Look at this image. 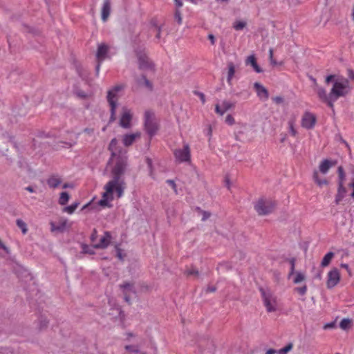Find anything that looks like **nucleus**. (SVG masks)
Listing matches in <instances>:
<instances>
[{
    "mask_svg": "<svg viewBox=\"0 0 354 354\" xmlns=\"http://www.w3.org/2000/svg\"><path fill=\"white\" fill-rule=\"evenodd\" d=\"M295 290L300 295H304L306 293V292H307V286L306 285H304L302 287H297Z\"/></svg>",
    "mask_w": 354,
    "mask_h": 354,
    "instance_id": "a19ab883",
    "label": "nucleus"
},
{
    "mask_svg": "<svg viewBox=\"0 0 354 354\" xmlns=\"http://www.w3.org/2000/svg\"><path fill=\"white\" fill-rule=\"evenodd\" d=\"M337 176H338V182L337 185H344L346 181V173L342 166H339L337 167Z\"/></svg>",
    "mask_w": 354,
    "mask_h": 354,
    "instance_id": "a878e982",
    "label": "nucleus"
},
{
    "mask_svg": "<svg viewBox=\"0 0 354 354\" xmlns=\"http://www.w3.org/2000/svg\"><path fill=\"white\" fill-rule=\"evenodd\" d=\"M111 235L110 232H105L104 235L100 239L98 243H94L95 248H106L110 243Z\"/></svg>",
    "mask_w": 354,
    "mask_h": 354,
    "instance_id": "aec40b11",
    "label": "nucleus"
},
{
    "mask_svg": "<svg viewBox=\"0 0 354 354\" xmlns=\"http://www.w3.org/2000/svg\"><path fill=\"white\" fill-rule=\"evenodd\" d=\"M337 164L336 160L328 159L323 160L319 165V171L323 174H326L330 169Z\"/></svg>",
    "mask_w": 354,
    "mask_h": 354,
    "instance_id": "6ab92c4d",
    "label": "nucleus"
},
{
    "mask_svg": "<svg viewBox=\"0 0 354 354\" xmlns=\"http://www.w3.org/2000/svg\"><path fill=\"white\" fill-rule=\"evenodd\" d=\"M69 198H70V196L67 192H62L59 196V203L61 205H64L68 202Z\"/></svg>",
    "mask_w": 354,
    "mask_h": 354,
    "instance_id": "2f4dec72",
    "label": "nucleus"
},
{
    "mask_svg": "<svg viewBox=\"0 0 354 354\" xmlns=\"http://www.w3.org/2000/svg\"><path fill=\"white\" fill-rule=\"evenodd\" d=\"M333 82V86L330 89V98L335 102L339 97H345L351 91L349 80L343 77H336L334 75H328L326 77L325 82L326 84Z\"/></svg>",
    "mask_w": 354,
    "mask_h": 354,
    "instance_id": "f03ea898",
    "label": "nucleus"
},
{
    "mask_svg": "<svg viewBox=\"0 0 354 354\" xmlns=\"http://www.w3.org/2000/svg\"><path fill=\"white\" fill-rule=\"evenodd\" d=\"M46 183L50 188L55 189L62 183V178L57 174H53L48 178Z\"/></svg>",
    "mask_w": 354,
    "mask_h": 354,
    "instance_id": "412c9836",
    "label": "nucleus"
},
{
    "mask_svg": "<svg viewBox=\"0 0 354 354\" xmlns=\"http://www.w3.org/2000/svg\"><path fill=\"white\" fill-rule=\"evenodd\" d=\"M351 324V321L348 319H343L339 324V326L342 329H346Z\"/></svg>",
    "mask_w": 354,
    "mask_h": 354,
    "instance_id": "58836bf2",
    "label": "nucleus"
},
{
    "mask_svg": "<svg viewBox=\"0 0 354 354\" xmlns=\"http://www.w3.org/2000/svg\"><path fill=\"white\" fill-rule=\"evenodd\" d=\"M82 249L84 253L93 254V249L87 245H82Z\"/></svg>",
    "mask_w": 354,
    "mask_h": 354,
    "instance_id": "c03bdc74",
    "label": "nucleus"
},
{
    "mask_svg": "<svg viewBox=\"0 0 354 354\" xmlns=\"http://www.w3.org/2000/svg\"><path fill=\"white\" fill-rule=\"evenodd\" d=\"M349 187L353 189L351 196L354 198V178L352 179L351 183L349 184Z\"/></svg>",
    "mask_w": 354,
    "mask_h": 354,
    "instance_id": "864d4df0",
    "label": "nucleus"
},
{
    "mask_svg": "<svg viewBox=\"0 0 354 354\" xmlns=\"http://www.w3.org/2000/svg\"><path fill=\"white\" fill-rule=\"evenodd\" d=\"M296 120L297 117L295 115H292L288 121V129L290 131V133L293 137H296V136L297 135V131L295 128Z\"/></svg>",
    "mask_w": 354,
    "mask_h": 354,
    "instance_id": "b1692460",
    "label": "nucleus"
},
{
    "mask_svg": "<svg viewBox=\"0 0 354 354\" xmlns=\"http://www.w3.org/2000/svg\"><path fill=\"white\" fill-rule=\"evenodd\" d=\"M327 287L332 288L335 287L340 281V273L337 268H333L328 273Z\"/></svg>",
    "mask_w": 354,
    "mask_h": 354,
    "instance_id": "f8f14e48",
    "label": "nucleus"
},
{
    "mask_svg": "<svg viewBox=\"0 0 354 354\" xmlns=\"http://www.w3.org/2000/svg\"><path fill=\"white\" fill-rule=\"evenodd\" d=\"M97 231L96 230H94L91 236V241L94 245V243H96V239H97Z\"/></svg>",
    "mask_w": 354,
    "mask_h": 354,
    "instance_id": "09e8293b",
    "label": "nucleus"
},
{
    "mask_svg": "<svg viewBox=\"0 0 354 354\" xmlns=\"http://www.w3.org/2000/svg\"><path fill=\"white\" fill-rule=\"evenodd\" d=\"M290 263H291V272H290V274H292L294 272V270H295V259H294L290 260Z\"/></svg>",
    "mask_w": 354,
    "mask_h": 354,
    "instance_id": "680f3d73",
    "label": "nucleus"
},
{
    "mask_svg": "<svg viewBox=\"0 0 354 354\" xmlns=\"http://www.w3.org/2000/svg\"><path fill=\"white\" fill-rule=\"evenodd\" d=\"M176 159L180 162H188L190 160V148L188 144L185 143L183 145L182 149H177L174 152Z\"/></svg>",
    "mask_w": 354,
    "mask_h": 354,
    "instance_id": "0eeeda50",
    "label": "nucleus"
},
{
    "mask_svg": "<svg viewBox=\"0 0 354 354\" xmlns=\"http://www.w3.org/2000/svg\"><path fill=\"white\" fill-rule=\"evenodd\" d=\"M202 214H203V218H202L203 221H205L210 216V213H209L207 212L203 211Z\"/></svg>",
    "mask_w": 354,
    "mask_h": 354,
    "instance_id": "6e6d98bb",
    "label": "nucleus"
},
{
    "mask_svg": "<svg viewBox=\"0 0 354 354\" xmlns=\"http://www.w3.org/2000/svg\"><path fill=\"white\" fill-rule=\"evenodd\" d=\"M292 348V344L291 343L287 344L285 347L277 351V354H287Z\"/></svg>",
    "mask_w": 354,
    "mask_h": 354,
    "instance_id": "c9c22d12",
    "label": "nucleus"
},
{
    "mask_svg": "<svg viewBox=\"0 0 354 354\" xmlns=\"http://www.w3.org/2000/svg\"><path fill=\"white\" fill-rule=\"evenodd\" d=\"M194 93L196 95L199 97V98H200V100H201V101L203 104H204L205 103V102H206L205 96V95L203 93H201L200 91H194Z\"/></svg>",
    "mask_w": 354,
    "mask_h": 354,
    "instance_id": "37998d69",
    "label": "nucleus"
},
{
    "mask_svg": "<svg viewBox=\"0 0 354 354\" xmlns=\"http://www.w3.org/2000/svg\"><path fill=\"white\" fill-rule=\"evenodd\" d=\"M317 121L315 115L309 111H306L301 118V126L306 129H313Z\"/></svg>",
    "mask_w": 354,
    "mask_h": 354,
    "instance_id": "9d476101",
    "label": "nucleus"
},
{
    "mask_svg": "<svg viewBox=\"0 0 354 354\" xmlns=\"http://www.w3.org/2000/svg\"><path fill=\"white\" fill-rule=\"evenodd\" d=\"M156 31L157 32L156 37L158 39H160V27H156Z\"/></svg>",
    "mask_w": 354,
    "mask_h": 354,
    "instance_id": "0e129e2a",
    "label": "nucleus"
},
{
    "mask_svg": "<svg viewBox=\"0 0 354 354\" xmlns=\"http://www.w3.org/2000/svg\"><path fill=\"white\" fill-rule=\"evenodd\" d=\"M184 274L187 277H190V276L198 277L199 274V272L195 266H187L185 268Z\"/></svg>",
    "mask_w": 354,
    "mask_h": 354,
    "instance_id": "cd10ccee",
    "label": "nucleus"
},
{
    "mask_svg": "<svg viewBox=\"0 0 354 354\" xmlns=\"http://www.w3.org/2000/svg\"><path fill=\"white\" fill-rule=\"evenodd\" d=\"M334 255H335L334 253L332 252H329L326 254H325V256L324 257V258L322 261L321 266L322 267L328 266L330 264L333 258L334 257Z\"/></svg>",
    "mask_w": 354,
    "mask_h": 354,
    "instance_id": "c756f323",
    "label": "nucleus"
},
{
    "mask_svg": "<svg viewBox=\"0 0 354 354\" xmlns=\"http://www.w3.org/2000/svg\"><path fill=\"white\" fill-rule=\"evenodd\" d=\"M337 185V192L335 199L336 204H339L343 200L346 192V189L344 185L342 184Z\"/></svg>",
    "mask_w": 354,
    "mask_h": 354,
    "instance_id": "5701e85b",
    "label": "nucleus"
},
{
    "mask_svg": "<svg viewBox=\"0 0 354 354\" xmlns=\"http://www.w3.org/2000/svg\"><path fill=\"white\" fill-rule=\"evenodd\" d=\"M17 225L21 230L24 234H26L28 229H27V225L25 222H24L21 219H17Z\"/></svg>",
    "mask_w": 354,
    "mask_h": 354,
    "instance_id": "f704fd0d",
    "label": "nucleus"
},
{
    "mask_svg": "<svg viewBox=\"0 0 354 354\" xmlns=\"http://www.w3.org/2000/svg\"><path fill=\"white\" fill-rule=\"evenodd\" d=\"M140 137L141 133L139 131L133 133L124 134L122 138V143L125 147H129L136 141V139H138Z\"/></svg>",
    "mask_w": 354,
    "mask_h": 354,
    "instance_id": "dca6fc26",
    "label": "nucleus"
},
{
    "mask_svg": "<svg viewBox=\"0 0 354 354\" xmlns=\"http://www.w3.org/2000/svg\"><path fill=\"white\" fill-rule=\"evenodd\" d=\"M113 196L109 194H106V190L102 194V198L98 201V205L102 207H105L108 205L109 201H112Z\"/></svg>",
    "mask_w": 354,
    "mask_h": 354,
    "instance_id": "c85d7f7f",
    "label": "nucleus"
},
{
    "mask_svg": "<svg viewBox=\"0 0 354 354\" xmlns=\"http://www.w3.org/2000/svg\"><path fill=\"white\" fill-rule=\"evenodd\" d=\"M133 118V113L131 109L123 107L122 114L120 118V126L124 129H129L131 127V120Z\"/></svg>",
    "mask_w": 354,
    "mask_h": 354,
    "instance_id": "1a4fd4ad",
    "label": "nucleus"
},
{
    "mask_svg": "<svg viewBox=\"0 0 354 354\" xmlns=\"http://www.w3.org/2000/svg\"><path fill=\"white\" fill-rule=\"evenodd\" d=\"M111 12V3L109 0H105L101 10V17L103 21H106Z\"/></svg>",
    "mask_w": 354,
    "mask_h": 354,
    "instance_id": "4be33fe9",
    "label": "nucleus"
},
{
    "mask_svg": "<svg viewBox=\"0 0 354 354\" xmlns=\"http://www.w3.org/2000/svg\"><path fill=\"white\" fill-rule=\"evenodd\" d=\"M304 279H305L304 274L301 273V272H297L296 274V276H295V279H294V283H299L303 281Z\"/></svg>",
    "mask_w": 354,
    "mask_h": 354,
    "instance_id": "4c0bfd02",
    "label": "nucleus"
},
{
    "mask_svg": "<svg viewBox=\"0 0 354 354\" xmlns=\"http://www.w3.org/2000/svg\"><path fill=\"white\" fill-rule=\"evenodd\" d=\"M78 203H73L69 206H67L66 207L64 208L63 211L64 212H66L69 214H72L75 210L78 207Z\"/></svg>",
    "mask_w": 354,
    "mask_h": 354,
    "instance_id": "473e14b6",
    "label": "nucleus"
},
{
    "mask_svg": "<svg viewBox=\"0 0 354 354\" xmlns=\"http://www.w3.org/2000/svg\"><path fill=\"white\" fill-rule=\"evenodd\" d=\"M127 339L129 340L131 337H135V335L132 333H126Z\"/></svg>",
    "mask_w": 354,
    "mask_h": 354,
    "instance_id": "69168bd1",
    "label": "nucleus"
},
{
    "mask_svg": "<svg viewBox=\"0 0 354 354\" xmlns=\"http://www.w3.org/2000/svg\"><path fill=\"white\" fill-rule=\"evenodd\" d=\"M246 26V22L244 21H236L233 24V28L236 30H241Z\"/></svg>",
    "mask_w": 354,
    "mask_h": 354,
    "instance_id": "72a5a7b5",
    "label": "nucleus"
},
{
    "mask_svg": "<svg viewBox=\"0 0 354 354\" xmlns=\"http://www.w3.org/2000/svg\"><path fill=\"white\" fill-rule=\"evenodd\" d=\"M124 348L129 354H146V353L140 351L138 346L134 345H127L124 346Z\"/></svg>",
    "mask_w": 354,
    "mask_h": 354,
    "instance_id": "7c9ffc66",
    "label": "nucleus"
},
{
    "mask_svg": "<svg viewBox=\"0 0 354 354\" xmlns=\"http://www.w3.org/2000/svg\"><path fill=\"white\" fill-rule=\"evenodd\" d=\"M313 178L315 183L319 187L328 184V181L326 178H321L319 176V171L317 170H315L313 171Z\"/></svg>",
    "mask_w": 354,
    "mask_h": 354,
    "instance_id": "393cba45",
    "label": "nucleus"
},
{
    "mask_svg": "<svg viewBox=\"0 0 354 354\" xmlns=\"http://www.w3.org/2000/svg\"><path fill=\"white\" fill-rule=\"evenodd\" d=\"M109 150L111 153L109 160V164L112 165L111 172L113 174V180L109 181L104 186L106 194L113 196L115 190L117 197L122 196L125 189V183L123 180L120 179L121 176L124 174L127 164V151L118 145L116 138H113L109 145Z\"/></svg>",
    "mask_w": 354,
    "mask_h": 354,
    "instance_id": "f257e3e1",
    "label": "nucleus"
},
{
    "mask_svg": "<svg viewBox=\"0 0 354 354\" xmlns=\"http://www.w3.org/2000/svg\"><path fill=\"white\" fill-rule=\"evenodd\" d=\"M317 93L319 98L324 102H326L330 108L333 107V100L330 98V92L327 95L326 90L324 88H318Z\"/></svg>",
    "mask_w": 354,
    "mask_h": 354,
    "instance_id": "2eb2a0df",
    "label": "nucleus"
},
{
    "mask_svg": "<svg viewBox=\"0 0 354 354\" xmlns=\"http://www.w3.org/2000/svg\"><path fill=\"white\" fill-rule=\"evenodd\" d=\"M145 127L150 137L154 136L158 130L155 115L151 111H146L145 113Z\"/></svg>",
    "mask_w": 354,
    "mask_h": 354,
    "instance_id": "423d86ee",
    "label": "nucleus"
},
{
    "mask_svg": "<svg viewBox=\"0 0 354 354\" xmlns=\"http://www.w3.org/2000/svg\"><path fill=\"white\" fill-rule=\"evenodd\" d=\"M137 55L140 69L151 72L154 71L153 64L150 62L145 53H138Z\"/></svg>",
    "mask_w": 354,
    "mask_h": 354,
    "instance_id": "9b49d317",
    "label": "nucleus"
},
{
    "mask_svg": "<svg viewBox=\"0 0 354 354\" xmlns=\"http://www.w3.org/2000/svg\"><path fill=\"white\" fill-rule=\"evenodd\" d=\"M225 185L227 187V189H230L231 183H230V178L227 176L225 177Z\"/></svg>",
    "mask_w": 354,
    "mask_h": 354,
    "instance_id": "052dcab7",
    "label": "nucleus"
},
{
    "mask_svg": "<svg viewBox=\"0 0 354 354\" xmlns=\"http://www.w3.org/2000/svg\"><path fill=\"white\" fill-rule=\"evenodd\" d=\"M254 88L257 92V96L263 101H266L269 97L268 90L259 82L254 84Z\"/></svg>",
    "mask_w": 354,
    "mask_h": 354,
    "instance_id": "f3484780",
    "label": "nucleus"
},
{
    "mask_svg": "<svg viewBox=\"0 0 354 354\" xmlns=\"http://www.w3.org/2000/svg\"><path fill=\"white\" fill-rule=\"evenodd\" d=\"M174 18L175 20L177 21V23L180 25L183 22V17L182 14L180 11V10L176 9L174 14Z\"/></svg>",
    "mask_w": 354,
    "mask_h": 354,
    "instance_id": "e433bc0d",
    "label": "nucleus"
},
{
    "mask_svg": "<svg viewBox=\"0 0 354 354\" xmlns=\"http://www.w3.org/2000/svg\"><path fill=\"white\" fill-rule=\"evenodd\" d=\"M109 50V46L104 43L98 44L97 50L96 53V57L97 59V65L96 66V73L98 75L101 63L106 58V54Z\"/></svg>",
    "mask_w": 354,
    "mask_h": 354,
    "instance_id": "6e6552de",
    "label": "nucleus"
},
{
    "mask_svg": "<svg viewBox=\"0 0 354 354\" xmlns=\"http://www.w3.org/2000/svg\"><path fill=\"white\" fill-rule=\"evenodd\" d=\"M120 288L124 295L125 301L129 303L131 295L136 293L133 283L131 282H124L123 284L120 285Z\"/></svg>",
    "mask_w": 354,
    "mask_h": 354,
    "instance_id": "4468645a",
    "label": "nucleus"
},
{
    "mask_svg": "<svg viewBox=\"0 0 354 354\" xmlns=\"http://www.w3.org/2000/svg\"><path fill=\"white\" fill-rule=\"evenodd\" d=\"M26 190H27L29 192L33 193L35 192V189L31 186H28L25 188Z\"/></svg>",
    "mask_w": 354,
    "mask_h": 354,
    "instance_id": "774afa93",
    "label": "nucleus"
},
{
    "mask_svg": "<svg viewBox=\"0 0 354 354\" xmlns=\"http://www.w3.org/2000/svg\"><path fill=\"white\" fill-rule=\"evenodd\" d=\"M263 305L268 313H274L278 310L277 296L270 289H259Z\"/></svg>",
    "mask_w": 354,
    "mask_h": 354,
    "instance_id": "7ed1b4c3",
    "label": "nucleus"
},
{
    "mask_svg": "<svg viewBox=\"0 0 354 354\" xmlns=\"http://www.w3.org/2000/svg\"><path fill=\"white\" fill-rule=\"evenodd\" d=\"M47 322L46 320L41 321V325H40V329H42L43 328L46 327L47 325Z\"/></svg>",
    "mask_w": 354,
    "mask_h": 354,
    "instance_id": "338daca9",
    "label": "nucleus"
},
{
    "mask_svg": "<svg viewBox=\"0 0 354 354\" xmlns=\"http://www.w3.org/2000/svg\"><path fill=\"white\" fill-rule=\"evenodd\" d=\"M234 106V103L230 101L224 100L221 105L216 104L215 112L220 115H223L226 111Z\"/></svg>",
    "mask_w": 354,
    "mask_h": 354,
    "instance_id": "a211bd4d",
    "label": "nucleus"
},
{
    "mask_svg": "<svg viewBox=\"0 0 354 354\" xmlns=\"http://www.w3.org/2000/svg\"><path fill=\"white\" fill-rule=\"evenodd\" d=\"M174 1L177 8L176 9L179 10L183 6L182 0H174Z\"/></svg>",
    "mask_w": 354,
    "mask_h": 354,
    "instance_id": "5fc2aeb1",
    "label": "nucleus"
},
{
    "mask_svg": "<svg viewBox=\"0 0 354 354\" xmlns=\"http://www.w3.org/2000/svg\"><path fill=\"white\" fill-rule=\"evenodd\" d=\"M124 86L123 84H118L115 86L113 88L109 90L107 93V101L110 106L111 111V116H110V122H113L115 120V113L117 108V102L119 98V92H120Z\"/></svg>",
    "mask_w": 354,
    "mask_h": 354,
    "instance_id": "20e7f679",
    "label": "nucleus"
},
{
    "mask_svg": "<svg viewBox=\"0 0 354 354\" xmlns=\"http://www.w3.org/2000/svg\"><path fill=\"white\" fill-rule=\"evenodd\" d=\"M50 225L51 232H64L71 227V225L68 223V220L64 218H60L58 223L50 222Z\"/></svg>",
    "mask_w": 354,
    "mask_h": 354,
    "instance_id": "ddd939ff",
    "label": "nucleus"
},
{
    "mask_svg": "<svg viewBox=\"0 0 354 354\" xmlns=\"http://www.w3.org/2000/svg\"><path fill=\"white\" fill-rule=\"evenodd\" d=\"M208 39L210 40L212 45L215 44V37L212 34L208 35Z\"/></svg>",
    "mask_w": 354,
    "mask_h": 354,
    "instance_id": "13d9d810",
    "label": "nucleus"
},
{
    "mask_svg": "<svg viewBox=\"0 0 354 354\" xmlns=\"http://www.w3.org/2000/svg\"><path fill=\"white\" fill-rule=\"evenodd\" d=\"M254 70L259 73H261L262 72V70L261 68L259 66V65L257 64V63H256L254 65L252 66Z\"/></svg>",
    "mask_w": 354,
    "mask_h": 354,
    "instance_id": "4d7b16f0",
    "label": "nucleus"
},
{
    "mask_svg": "<svg viewBox=\"0 0 354 354\" xmlns=\"http://www.w3.org/2000/svg\"><path fill=\"white\" fill-rule=\"evenodd\" d=\"M348 76L350 79L354 80V71L352 69L348 70Z\"/></svg>",
    "mask_w": 354,
    "mask_h": 354,
    "instance_id": "bf43d9fd",
    "label": "nucleus"
},
{
    "mask_svg": "<svg viewBox=\"0 0 354 354\" xmlns=\"http://www.w3.org/2000/svg\"><path fill=\"white\" fill-rule=\"evenodd\" d=\"M275 353H277V351L272 349V348L268 349L266 352V354H275Z\"/></svg>",
    "mask_w": 354,
    "mask_h": 354,
    "instance_id": "e2e57ef3",
    "label": "nucleus"
},
{
    "mask_svg": "<svg viewBox=\"0 0 354 354\" xmlns=\"http://www.w3.org/2000/svg\"><path fill=\"white\" fill-rule=\"evenodd\" d=\"M225 122L229 125H233L235 123V120L232 115L228 114L225 118Z\"/></svg>",
    "mask_w": 354,
    "mask_h": 354,
    "instance_id": "79ce46f5",
    "label": "nucleus"
},
{
    "mask_svg": "<svg viewBox=\"0 0 354 354\" xmlns=\"http://www.w3.org/2000/svg\"><path fill=\"white\" fill-rule=\"evenodd\" d=\"M276 207L275 201L270 198H260L254 204V209L259 215L263 216L272 213Z\"/></svg>",
    "mask_w": 354,
    "mask_h": 354,
    "instance_id": "39448f33",
    "label": "nucleus"
},
{
    "mask_svg": "<svg viewBox=\"0 0 354 354\" xmlns=\"http://www.w3.org/2000/svg\"><path fill=\"white\" fill-rule=\"evenodd\" d=\"M228 67V71H227V83L231 85L232 84V80L234 77V75L235 74V66L234 64L232 62H230L227 64Z\"/></svg>",
    "mask_w": 354,
    "mask_h": 354,
    "instance_id": "bb28decb",
    "label": "nucleus"
},
{
    "mask_svg": "<svg viewBox=\"0 0 354 354\" xmlns=\"http://www.w3.org/2000/svg\"><path fill=\"white\" fill-rule=\"evenodd\" d=\"M115 248H116L117 257L120 260H123L124 255H123L122 250L118 247H116Z\"/></svg>",
    "mask_w": 354,
    "mask_h": 354,
    "instance_id": "de8ad7c7",
    "label": "nucleus"
},
{
    "mask_svg": "<svg viewBox=\"0 0 354 354\" xmlns=\"http://www.w3.org/2000/svg\"><path fill=\"white\" fill-rule=\"evenodd\" d=\"M147 163L149 167V169H150V173H149V175L150 176H151L153 178H154V176H153V170H152V161L150 158H147Z\"/></svg>",
    "mask_w": 354,
    "mask_h": 354,
    "instance_id": "49530a36",
    "label": "nucleus"
},
{
    "mask_svg": "<svg viewBox=\"0 0 354 354\" xmlns=\"http://www.w3.org/2000/svg\"><path fill=\"white\" fill-rule=\"evenodd\" d=\"M77 136H75L74 139L71 140L70 142H66V144L69 147H72L73 145H75L76 144V142H77Z\"/></svg>",
    "mask_w": 354,
    "mask_h": 354,
    "instance_id": "3c124183",
    "label": "nucleus"
},
{
    "mask_svg": "<svg viewBox=\"0 0 354 354\" xmlns=\"http://www.w3.org/2000/svg\"><path fill=\"white\" fill-rule=\"evenodd\" d=\"M272 100L274 102H275L276 104H281L283 102V100L281 97L280 96H276V97H274L272 98Z\"/></svg>",
    "mask_w": 354,
    "mask_h": 354,
    "instance_id": "8fccbe9b",
    "label": "nucleus"
},
{
    "mask_svg": "<svg viewBox=\"0 0 354 354\" xmlns=\"http://www.w3.org/2000/svg\"><path fill=\"white\" fill-rule=\"evenodd\" d=\"M142 80H143V84L144 85L148 88L149 89H151L152 88V84L146 78L145 76H143Z\"/></svg>",
    "mask_w": 354,
    "mask_h": 354,
    "instance_id": "a18cd8bd",
    "label": "nucleus"
},
{
    "mask_svg": "<svg viewBox=\"0 0 354 354\" xmlns=\"http://www.w3.org/2000/svg\"><path fill=\"white\" fill-rule=\"evenodd\" d=\"M167 183H168L169 185H170L173 189L174 190L175 192H177V189H176V183H174V180H167Z\"/></svg>",
    "mask_w": 354,
    "mask_h": 354,
    "instance_id": "603ef678",
    "label": "nucleus"
},
{
    "mask_svg": "<svg viewBox=\"0 0 354 354\" xmlns=\"http://www.w3.org/2000/svg\"><path fill=\"white\" fill-rule=\"evenodd\" d=\"M256 63H257L256 58H255L254 55H253L248 57V58L246 59V61H245V64L247 65L250 64L252 66L253 65H254Z\"/></svg>",
    "mask_w": 354,
    "mask_h": 354,
    "instance_id": "ea45409f",
    "label": "nucleus"
}]
</instances>
